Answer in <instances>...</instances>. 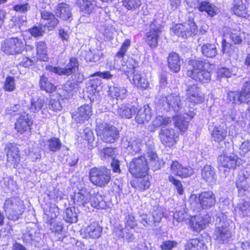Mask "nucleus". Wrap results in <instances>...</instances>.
Instances as JSON below:
<instances>
[{
	"label": "nucleus",
	"instance_id": "35",
	"mask_svg": "<svg viewBox=\"0 0 250 250\" xmlns=\"http://www.w3.org/2000/svg\"><path fill=\"white\" fill-rule=\"evenodd\" d=\"M168 102L170 108L173 109L175 112H178L183 107V103L181 97L179 95L171 94L168 95Z\"/></svg>",
	"mask_w": 250,
	"mask_h": 250
},
{
	"label": "nucleus",
	"instance_id": "9",
	"mask_svg": "<svg viewBox=\"0 0 250 250\" xmlns=\"http://www.w3.org/2000/svg\"><path fill=\"white\" fill-rule=\"evenodd\" d=\"M171 30L174 34L184 39L195 35L198 32L197 26L191 20L184 23L175 24L172 27Z\"/></svg>",
	"mask_w": 250,
	"mask_h": 250
},
{
	"label": "nucleus",
	"instance_id": "8",
	"mask_svg": "<svg viewBox=\"0 0 250 250\" xmlns=\"http://www.w3.org/2000/svg\"><path fill=\"white\" fill-rule=\"evenodd\" d=\"M128 170L132 175L136 177L146 176L148 170L146 158L140 156L133 158L128 164Z\"/></svg>",
	"mask_w": 250,
	"mask_h": 250
},
{
	"label": "nucleus",
	"instance_id": "31",
	"mask_svg": "<svg viewBox=\"0 0 250 250\" xmlns=\"http://www.w3.org/2000/svg\"><path fill=\"white\" fill-rule=\"evenodd\" d=\"M185 250H208V249L204 240L196 238L187 241Z\"/></svg>",
	"mask_w": 250,
	"mask_h": 250
},
{
	"label": "nucleus",
	"instance_id": "42",
	"mask_svg": "<svg viewBox=\"0 0 250 250\" xmlns=\"http://www.w3.org/2000/svg\"><path fill=\"white\" fill-rule=\"evenodd\" d=\"M45 145L50 151L56 152L61 149L62 143L59 138L53 137L47 140Z\"/></svg>",
	"mask_w": 250,
	"mask_h": 250
},
{
	"label": "nucleus",
	"instance_id": "45",
	"mask_svg": "<svg viewBox=\"0 0 250 250\" xmlns=\"http://www.w3.org/2000/svg\"><path fill=\"white\" fill-rule=\"evenodd\" d=\"M175 126L181 131H184L188 125V121L186 120V116H176L173 119Z\"/></svg>",
	"mask_w": 250,
	"mask_h": 250
},
{
	"label": "nucleus",
	"instance_id": "27",
	"mask_svg": "<svg viewBox=\"0 0 250 250\" xmlns=\"http://www.w3.org/2000/svg\"><path fill=\"white\" fill-rule=\"evenodd\" d=\"M245 0H234L233 2L232 11L235 15L238 17L246 18L248 16Z\"/></svg>",
	"mask_w": 250,
	"mask_h": 250
},
{
	"label": "nucleus",
	"instance_id": "30",
	"mask_svg": "<svg viewBox=\"0 0 250 250\" xmlns=\"http://www.w3.org/2000/svg\"><path fill=\"white\" fill-rule=\"evenodd\" d=\"M133 81L135 85L142 89H146L149 86V82L144 72L133 71Z\"/></svg>",
	"mask_w": 250,
	"mask_h": 250
},
{
	"label": "nucleus",
	"instance_id": "50",
	"mask_svg": "<svg viewBox=\"0 0 250 250\" xmlns=\"http://www.w3.org/2000/svg\"><path fill=\"white\" fill-rule=\"evenodd\" d=\"M60 100V95H57L51 97L48 104L49 108L54 111L61 110L62 108V105Z\"/></svg>",
	"mask_w": 250,
	"mask_h": 250
},
{
	"label": "nucleus",
	"instance_id": "32",
	"mask_svg": "<svg viewBox=\"0 0 250 250\" xmlns=\"http://www.w3.org/2000/svg\"><path fill=\"white\" fill-rule=\"evenodd\" d=\"M151 115L148 105H144L140 108L135 117V120L138 124H144L148 122L151 119Z\"/></svg>",
	"mask_w": 250,
	"mask_h": 250
},
{
	"label": "nucleus",
	"instance_id": "28",
	"mask_svg": "<svg viewBox=\"0 0 250 250\" xmlns=\"http://www.w3.org/2000/svg\"><path fill=\"white\" fill-rule=\"evenodd\" d=\"M83 14L90 15L95 11L96 3L89 0H78L76 3Z\"/></svg>",
	"mask_w": 250,
	"mask_h": 250
},
{
	"label": "nucleus",
	"instance_id": "53",
	"mask_svg": "<svg viewBox=\"0 0 250 250\" xmlns=\"http://www.w3.org/2000/svg\"><path fill=\"white\" fill-rule=\"evenodd\" d=\"M230 37L235 44H240L242 42L243 39L245 38V33L232 29Z\"/></svg>",
	"mask_w": 250,
	"mask_h": 250
},
{
	"label": "nucleus",
	"instance_id": "49",
	"mask_svg": "<svg viewBox=\"0 0 250 250\" xmlns=\"http://www.w3.org/2000/svg\"><path fill=\"white\" fill-rule=\"evenodd\" d=\"M131 185L137 190L144 191L149 188L150 183L147 179L144 178L138 179Z\"/></svg>",
	"mask_w": 250,
	"mask_h": 250
},
{
	"label": "nucleus",
	"instance_id": "19",
	"mask_svg": "<svg viewBox=\"0 0 250 250\" xmlns=\"http://www.w3.org/2000/svg\"><path fill=\"white\" fill-rule=\"evenodd\" d=\"M90 197L89 191L86 188H83L78 192L74 193L71 197V199L75 205L85 207L89 203Z\"/></svg>",
	"mask_w": 250,
	"mask_h": 250
},
{
	"label": "nucleus",
	"instance_id": "18",
	"mask_svg": "<svg viewBox=\"0 0 250 250\" xmlns=\"http://www.w3.org/2000/svg\"><path fill=\"white\" fill-rule=\"evenodd\" d=\"M186 75L193 80L202 83H208L211 78L210 72L205 69L200 70H187Z\"/></svg>",
	"mask_w": 250,
	"mask_h": 250
},
{
	"label": "nucleus",
	"instance_id": "61",
	"mask_svg": "<svg viewBox=\"0 0 250 250\" xmlns=\"http://www.w3.org/2000/svg\"><path fill=\"white\" fill-rule=\"evenodd\" d=\"M44 103V99L39 98L34 102L32 101L30 109L34 113L38 112L42 108Z\"/></svg>",
	"mask_w": 250,
	"mask_h": 250
},
{
	"label": "nucleus",
	"instance_id": "56",
	"mask_svg": "<svg viewBox=\"0 0 250 250\" xmlns=\"http://www.w3.org/2000/svg\"><path fill=\"white\" fill-rule=\"evenodd\" d=\"M45 31V26H43L42 24L39 25V26H34L29 29V31L30 34L34 37L43 36Z\"/></svg>",
	"mask_w": 250,
	"mask_h": 250
},
{
	"label": "nucleus",
	"instance_id": "15",
	"mask_svg": "<svg viewBox=\"0 0 250 250\" xmlns=\"http://www.w3.org/2000/svg\"><path fill=\"white\" fill-rule=\"evenodd\" d=\"M159 134L161 142L166 146L171 147L175 144L177 137L173 128L163 127Z\"/></svg>",
	"mask_w": 250,
	"mask_h": 250
},
{
	"label": "nucleus",
	"instance_id": "62",
	"mask_svg": "<svg viewBox=\"0 0 250 250\" xmlns=\"http://www.w3.org/2000/svg\"><path fill=\"white\" fill-rule=\"evenodd\" d=\"M236 187L240 195H243L248 191L249 185L247 181L236 182Z\"/></svg>",
	"mask_w": 250,
	"mask_h": 250
},
{
	"label": "nucleus",
	"instance_id": "14",
	"mask_svg": "<svg viewBox=\"0 0 250 250\" xmlns=\"http://www.w3.org/2000/svg\"><path fill=\"white\" fill-rule=\"evenodd\" d=\"M139 63L135 59L128 56L124 58L114 61V67L115 69L123 70L124 71L132 72L138 66Z\"/></svg>",
	"mask_w": 250,
	"mask_h": 250
},
{
	"label": "nucleus",
	"instance_id": "4",
	"mask_svg": "<svg viewBox=\"0 0 250 250\" xmlns=\"http://www.w3.org/2000/svg\"><path fill=\"white\" fill-rule=\"evenodd\" d=\"M95 130L97 135L106 143H114L120 137L119 131L116 127L102 122L101 120H97Z\"/></svg>",
	"mask_w": 250,
	"mask_h": 250
},
{
	"label": "nucleus",
	"instance_id": "60",
	"mask_svg": "<svg viewBox=\"0 0 250 250\" xmlns=\"http://www.w3.org/2000/svg\"><path fill=\"white\" fill-rule=\"evenodd\" d=\"M16 85L15 79L13 77L8 76L4 82L3 88L6 91L12 92L15 89Z\"/></svg>",
	"mask_w": 250,
	"mask_h": 250
},
{
	"label": "nucleus",
	"instance_id": "13",
	"mask_svg": "<svg viewBox=\"0 0 250 250\" xmlns=\"http://www.w3.org/2000/svg\"><path fill=\"white\" fill-rule=\"evenodd\" d=\"M161 25L153 20L149 25V31L146 33V41L152 48L157 46L158 37L161 33Z\"/></svg>",
	"mask_w": 250,
	"mask_h": 250
},
{
	"label": "nucleus",
	"instance_id": "57",
	"mask_svg": "<svg viewBox=\"0 0 250 250\" xmlns=\"http://www.w3.org/2000/svg\"><path fill=\"white\" fill-rule=\"evenodd\" d=\"M102 89L101 81L100 80L96 79L91 80L89 85L87 87V92H100Z\"/></svg>",
	"mask_w": 250,
	"mask_h": 250
},
{
	"label": "nucleus",
	"instance_id": "54",
	"mask_svg": "<svg viewBox=\"0 0 250 250\" xmlns=\"http://www.w3.org/2000/svg\"><path fill=\"white\" fill-rule=\"evenodd\" d=\"M47 195L50 199L56 200H62L63 196L62 192L54 187L49 188Z\"/></svg>",
	"mask_w": 250,
	"mask_h": 250
},
{
	"label": "nucleus",
	"instance_id": "29",
	"mask_svg": "<svg viewBox=\"0 0 250 250\" xmlns=\"http://www.w3.org/2000/svg\"><path fill=\"white\" fill-rule=\"evenodd\" d=\"M137 111V107L129 104H122L117 110V114L127 119L131 118Z\"/></svg>",
	"mask_w": 250,
	"mask_h": 250
},
{
	"label": "nucleus",
	"instance_id": "46",
	"mask_svg": "<svg viewBox=\"0 0 250 250\" xmlns=\"http://www.w3.org/2000/svg\"><path fill=\"white\" fill-rule=\"evenodd\" d=\"M199 4L198 9L200 11H205L209 16H212L214 14L215 6L207 1H198Z\"/></svg>",
	"mask_w": 250,
	"mask_h": 250
},
{
	"label": "nucleus",
	"instance_id": "52",
	"mask_svg": "<svg viewBox=\"0 0 250 250\" xmlns=\"http://www.w3.org/2000/svg\"><path fill=\"white\" fill-rule=\"evenodd\" d=\"M82 137L86 141L87 143L91 146H93L95 137L94 134L90 128L88 127L84 128L82 134Z\"/></svg>",
	"mask_w": 250,
	"mask_h": 250
},
{
	"label": "nucleus",
	"instance_id": "47",
	"mask_svg": "<svg viewBox=\"0 0 250 250\" xmlns=\"http://www.w3.org/2000/svg\"><path fill=\"white\" fill-rule=\"evenodd\" d=\"M131 41L129 39L125 40L122 44L119 51L116 53L115 57V61H117V59H121L126 56L125 53L130 46Z\"/></svg>",
	"mask_w": 250,
	"mask_h": 250
},
{
	"label": "nucleus",
	"instance_id": "33",
	"mask_svg": "<svg viewBox=\"0 0 250 250\" xmlns=\"http://www.w3.org/2000/svg\"><path fill=\"white\" fill-rule=\"evenodd\" d=\"M41 18L42 20L48 21L44 25L53 29L56 27L59 21L55 16L49 11L42 10L41 11Z\"/></svg>",
	"mask_w": 250,
	"mask_h": 250
},
{
	"label": "nucleus",
	"instance_id": "2",
	"mask_svg": "<svg viewBox=\"0 0 250 250\" xmlns=\"http://www.w3.org/2000/svg\"><path fill=\"white\" fill-rule=\"evenodd\" d=\"M164 216L162 207L157 204L151 205V208L147 213L140 215L139 222L145 227L152 229L161 222Z\"/></svg>",
	"mask_w": 250,
	"mask_h": 250
},
{
	"label": "nucleus",
	"instance_id": "23",
	"mask_svg": "<svg viewBox=\"0 0 250 250\" xmlns=\"http://www.w3.org/2000/svg\"><path fill=\"white\" fill-rule=\"evenodd\" d=\"M40 238V234L37 228L34 226L33 227H28L26 232L23 234L22 239L26 245L31 244L32 242H38Z\"/></svg>",
	"mask_w": 250,
	"mask_h": 250
},
{
	"label": "nucleus",
	"instance_id": "36",
	"mask_svg": "<svg viewBox=\"0 0 250 250\" xmlns=\"http://www.w3.org/2000/svg\"><path fill=\"white\" fill-rule=\"evenodd\" d=\"M227 135L226 127L224 125H219L215 127L211 133L212 139L218 143L224 140Z\"/></svg>",
	"mask_w": 250,
	"mask_h": 250
},
{
	"label": "nucleus",
	"instance_id": "26",
	"mask_svg": "<svg viewBox=\"0 0 250 250\" xmlns=\"http://www.w3.org/2000/svg\"><path fill=\"white\" fill-rule=\"evenodd\" d=\"M167 65L169 69L174 72H178L181 68L180 57L174 52L170 53L167 59Z\"/></svg>",
	"mask_w": 250,
	"mask_h": 250
},
{
	"label": "nucleus",
	"instance_id": "20",
	"mask_svg": "<svg viewBox=\"0 0 250 250\" xmlns=\"http://www.w3.org/2000/svg\"><path fill=\"white\" fill-rule=\"evenodd\" d=\"M201 177L208 185H214L217 179L215 168L211 165H206L201 169Z\"/></svg>",
	"mask_w": 250,
	"mask_h": 250
},
{
	"label": "nucleus",
	"instance_id": "10",
	"mask_svg": "<svg viewBox=\"0 0 250 250\" xmlns=\"http://www.w3.org/2000/svg\"><path fill=\"white\" fill-rule=\"evenodd\" d=\"M24 49L22 40L18 38H11L1 43V49L8 55L20 54Z\"/></svg>",
	"mask_w": 250,
	"mask_h": 250
},
{
	"label": "nucleus",
	"instance_id": "17",
	"mask_svg": "<svg viewBox=\"0 0 250 250\" xmlns=\"http://www.w3.org/2000/svg\"><path fill=\"white\" fill-rule=\"evenodd\" d=\"M33 121L29 118L28 114L23 113L20 115L15 123V129L21 134L30 129Z\"/></svg>",
	"mask_w": 250,
	"mask_h": 250
},
{
	"label": "nucleus",
	"instance_id": "1",
	"mask_svg": "<svg viewBox=\"0 0 250 250\" xmlns=\"http://www.w3.org/2000/svg\"><path fill=\"white\" fill-rule=\"evenodd\" d=\"M215 221L216 226L214 232L215 239L220 244L228 243L231 239L232 233L229 227L226 215L222 213L217 214Z\"/></svg>",
	"mask_w": 250,
	"mask_h": 250
},
{
	"label": "nucleus",
	"instance_id": "5",
	"mask_svg": "<svg viewBox=\"0 0 250 250\" xmlns=\"http://www.w3.org/2000/svg\"><path fill=\"white\" fill-rule=\"evenodd\" d=\"M3 208L6 217L11 220H18L24 211L23 201L18 197L9 198L5 200Z\"/></svg>",
	"mask_w": 250,
	"mask_h": 250
},
{
	"label": "nucleus",
	"instance_id": "22",
	"mask_svg": "<svg viewBox=\"0 0 250 250\" xmlns=\"http://www.w3.org/2000/svg\"><path fill=\"white\" fill-rule=\"evenodd\" d=\"M56 16L63 20L68 21L72 20L71 8L70 5L66 3H59L55 10Z\"/></svg>",
	"mask_w": 250,
	"mask_h": 250
},
{
	"label": "nucleus",
	"instance_id": "11",
	"mask_svg": "<svg viewBox=\"0 0 250 250\" xmlns=\"http://www.w3.org/2000/svg\"><path fill=\"white\" fill-rule=\"evenodd\" d=\"M79 65L78 59L76 58H71L64 68L48 65L46 66V69L59 75L70 76L76 72Z\"/></svg>",
	"mask_w": 250,
	"mask_h": 250
},
{
	"label": "nucleus",
	"instance_id": "48",
	"mask_svg": "<svg viewBox=\"0 0 250 250\" xmlns=\"http://www.w3.org/2000/svg\"><path fill=\"white\" fill-rule=\"evenodd\" d=\"M84 53V60L87 62H95L98 61L102 56V53L98 50L94 52L88 50L85 51Z\"/></svg>",
	"mask_w": 250,
	"mask_h": 250
},
{
	"label": "nucleus",
	"instance_id": "55",
	"mask_svg": "<svg viewBox=\"0 0 250 250\" xmlns=\"http://www.w3.org/2000/svg\"><path fill=\"white\" fill-rule=\"evenodd\" d=\"M171 122L170 118L163 117L162 116H157L155 119L153 121V126L155 127H158L163 125H166Z\"/></svg>",
	"mask_w": 250,
	"mask_h": 250
},
{
	"label": "nucleus",
	"instance_id": "41",
	"mask_svg": "<svg viewBox=\"0 0 250 250\" xmlns=\"http://www.w3.org/2000/svg\"><path fill=\"white\" fill-rule=\"evenodd\" d=\"M102 228L98 223H93L86 228V233L92 238H98L102 234Z\"/></svg>",
	"mask_w": 250,
	"mask_h": 250
},
{
	"label": "nucleus",
	"instance_id": "40",
	"mask_svg": "<svg viewBox=\"0 0 250 250\" xmlns=\"http://www.w3.org/2000/svg\"><path fill=\"white\" fill-rule=\"evenodd\" d=\"M91 205L98 209H104L106 206V204L104 199L103 195L97 192L94 194L91 199Z\"/></svg>",
	"mask_w": 250,
	"mask_h": 250
},
{
	"label": "nucleus",
	"instance_id": "44",
	"mask_svg": "<svg viewBox=\"0 0 250 250\" xmlns=\"http://www.w3.org/2000/svg\"><path fill=\"white\" fill-rule=\"evenodd\" d=\"M235 210L242 217H250V203L249 202H240L235 208Z\"/></svg>",
	"mask_w": 250,
	"mask_h": 250
},
{
	"label": "nucleus",
	"instance_id": "25",
	"mask_svg": "<svg viewBox=\"0 0 250 250\" xmlns=\"http://www.w3.org/2000/svg\"><path fill=\"white\" fill-rule=\"evenodd\" d=\"M229 100L236 104L249 103L250 94L241 90L240 92H230L229 93Z\"/></svg>",
	"mask_w": 250,
	"mask_h": 250
},
{
	"label": "nucleus",
	"instance_id": "7",
	"mask_svg": "<svg viewBox=\"0 0 250 250\" xmlns=\"http://www.w3.org/2000/svg\"><path fill=\"white\" fill-rule=\"evenodd\" d=\"M89 179L92 183L100 187L106 186L111 179V170L105 167L93 168L89 171Z\"/></svg>",
	"mask_w": 250,
	"mask_h": 250
},
{
	"label": "nucleus",
	"instance_id": "64",
	"mask_svg": "<svg viewBox=\"0 0 250 250\" xmlns=\"http://www.w3.org/2000/svg\"><path fill=\"white\" fill-rule=\"evenodd\" d=\"M125 228L132 229L136 226V223L135 221L134 217L132 214L127 213L125 214Z\"/></svg>",
	"mask_w": 250,
	"mask_h": 250
},
{
	"label": "nucleus",
	"instance_id": "37",
	"mask_svg": "<svg viewBox=\"0 0 250 250\" xmlns=\"http://www.w3.org/2000/svg\"><path fill=\"white\" fill-rule=\"evenodd\" d=\"M202 54L207 58H214L217 54V48L213 43H204L201 48Z\"/></svg>",
	"mask_w": 250,
	"mask_h": 250
},
{
	"label": "nucleus",
	"instance_id": "39",
	"mask_svg": "<svg viewBox=\"0 0 250 250\" xmlns=\"http://www.w3.org/2000/svg\"><path fill=\"white\" fill-rule=\"evenodd\" d=\"M208 222L203 217L200 216H196L190 220L191 227L196 231H200L205 229Z\"/></svg>",
	"mask_w": 250,
	"mask_h": 250
},
{
	"label": "nucleus",
	"instance_id": "38",
	"mask_svg": "<svg viewBox=\"0 0 250 250\" xmlns=\"http://www.w3.org/2000/svg\"><path fill=\"white\" fill-rule=\"evenodd\" d=\"M39 86L41 89L49 93L55 91L56 89V87L50 82L48 78L44 75L40 77Z\"/></svg>",
	"mask_w": 250,
	"mask_h": 250
},
{
	"label": "nucleus",
	"instance_id": "16",
	"mask_svg": "<svg viewBox=\"0 0 250 250\" xmlns=\"http://www.w3.org/2000/svg\"><path fill=\"white\" fill-rule=\"evenodd\" d=\"M123 145L126 147L128 153L132 155L140 152L143 146L142 139L135 137H126L125 140H123Z\"/></svg>",
	"mask_w": 250,
	"mask_h": 250
},
{
	"label": "nucleus",
	"instance_id": "63",
	"mask_svg": "<svg viewBox=\"0 0 250 250\" xmlns=\"http://www.w3.org/2000/svg\"><path fill=\"white\" fill-rule=\"evenodd\" d=\"M38 61V59L37 57H33L32 58L28 57H23L21 61L20 62V64L25 67H28L35 64Z\"/></svg>",
	"mask_w": 250,
	"mask_h": 250
},
{
	"label": "nucleus",
	"instance_id": "12",
	"mask_svg": "<svg viewBox=\"0 0 250 250\" xmlns=\"http://www.w3.org/2000/svg\"><path fill=\"white\" fill-rule=\"evenodd\" d=\"M4 150L7 154V166L17 167L20 162L19 149L17 145L8 143L5 146Z\"/></svg>",
	"mask_w": 250,
	"mask_h": 250
},
{
	"label": "nucleus",
	"instance_id": "51",
	"mask_svg": "<svg viewBox=\"0 0 250 250\" xmlns=\"http://www.w3.org/2000/svg\"><path fill=\"white\" fill-rule=\"evenodd\" d=\"M188 64L192 66V69L188 70H200L205 68L207 62L205 60L200 59L190 60L188 61Z\"/></svg>",
	"mask_w": 250,
	"mask_h": 250
},
{
	"label": "nucleus",
	"instance_id": "21",
	"mask_svg": "<svg viewBox=\"0 0 250 250\" xmlns=\"http://www.w3.org/2000/svg\"><path fill=\"white\" fill-rule=\"evenodd\" d=\"M187 100L191 104H198L203 102V97L199 91V88L195 85H189L187 90Z\"/></svg>",
	"mask_w": 250,
	"mask_h": 250
},
{
	"label": "nucleus",
	"instance_id": "6",
	"mask_svg": "<svg viewBox=\"0 0 250 250\" xmlns=\"http://www.w3.org/2000/svg\"><path fill=\"white\" fill-rule=\"evenodd\" d=\"M226 147L223 155L218 157L217 161L219 165L229 169H235L240 164V159L233 153L229 152L232 146L231 143L225 142Z\"/></svg>",
	"mask_w": 250,
	"mask_h": 250
},
{
	"label": "nucleus",
	"instance_id": "24",
	"mask_svg": "<svg viewBox=\"0 0 250 250\" xmlns=\"http://www.w3.org/2000/svg\"><path fill=\"white\" fill-rule=\"evenodd\" d=\"M171 169L174 174L183 178L191 176L194 172L192 168L184 167L177 161L172 162Z\"/></svg>",
	"mask_w": 250,
	"mask_h": 250
},
{
	"label": "nucleus",
	"instance_id": "59",
	"mask_svg": "<svg viewBox=\"0 0 250 250\" xmlns=\"http://www.w3.org/2000/svg\"><path fill=\"white\" fill-rule=\"evenodd\" d=\"M115 150L112 147L104 148L101 151V157L102 159H113Z\"/></svg>",
	"mask_w": 250,
	"mask_h": 250
},
{
	"label": "nucleus",
	"instance_id": "43",
	"mask_svg": "<svg viewBox=\"0 0 250 250\" xmlns=\"http://www.w3.org/2000/svg\"><path fill=\"white\" fill-rule=\"evenodd\" d=\"M64 220L68 223H76L78 221L77 214L74 207H68L66 208L63 214Z\"/></svg>",
	"mask_w": 250,
	"mask_h": 250
},
{
	"label": "nucleus",
	"instance_id": "58",
	"mask_svg": "<svg viewBox=\"0 0 250 250\" xmlns=\"http://www.w3.org/2000/svg\"><path fill=\"white\" fill-rule=\"evenodd\" d=\"M123 3L128 10H135L141 5L140 0H123Z\"/></svg>",
	"mask_w": 250,
	"mask_h": 250
},
{
	"label": "nucleus",
	"instance_id": "3",
	"mask_svg": "<svg viewBox=\"0 0 250 250\" xmlns=\"http://www.w3.org/2000/svg\"><path fill=\"white\" fill-rule=\"evenodd\" d=\"M189 202L194 210L207 209L215 205L216 198L212 191H203L200 194H191Z\"/></svg>",
	"mask_w": 250,
	"mask_h": 250
},
{
	"label": "nucleus",
	"instance_id": "34",
	"mask_svg": "<svg viewBox=\"0 0 250 250\" xmlns=\"http://www.w3.org/2000/svg\"><path fill=\"white\" fill-rule=\"evenodd\" d=\"M108 92L112 98L122 100L126 97L127 90L123 86L114 85L109 87Z\"/></svg>",
	"mask_w": 250,
	"mask_h": 250
}]
</instances>
